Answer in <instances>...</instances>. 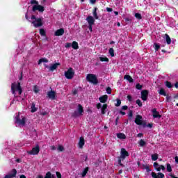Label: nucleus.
<instances>
[{"instance_id": "nucleus-1", "label": "nucleus", "mask_w": 178, "mask_h": 178, "mask_svg": "<svg viewBox=\"0 0 178 178\" xmlns=\"http://www.w3.org/2000/svg\"><path fill=\"white\" fill-rule=\"evenodd\" d=\"M11 90L13 94L16 96V95H21L22 92H23V90H22V86H20L19 82L17 83H13L11 85Z\"/></svg>"}, {"instance_id": "nucleus-2", "label": "nucleus", "mask_w": 178, "mask_h": 178, "mask_svg": "<svg viewBox=\"0 0 178 178\" xmlns=\"http://www.w3.org/2000/svg\"><path fill=\"white\" fill-rule=\"evenodd\" d=\"M84 115V108L81 104H78L74 112L72 113V118H79V116H83Z\"/></svg>"}, {"instance_id": "nucleus-3", "label": "nucleus", "mask_w": 178, "mask_h": 178, "mask_svg": "<svg viewBox=\"0 0 178 178\" xmlns=\"http://www.w3.org/2000/svg\"><path fill=\"white\" fill-rule=\"evenodd\" d=\"M26 117L22 115L20 117V113H18L15 117V123L19 126H25L26 124Z\"/></svg>"}, {"instance_id": "nucleus-4", "label": "nucleus", "mask_w": 178, "mask_h": 178, "mask_svg": "<svg viewBox=\"0 0 178 178\" xmlns=\"http://www.w3.org/2000/svg\"><path fill=\"white\" fill-rule=\"evenodd\" d=\"M86 80L89 83H91L92 84L97 85L98 84V78L97 77V75L93 74H88L86 75Z\"/></svg>"}, {"instance_id": "nucleus-5", "label": "nucleus", "mask_w": 178, "mask_h": 178, "mask_svg": "<svg viewBox=\"0 0 178 178\" xmlns=\"http://www.w3.org/2000/svg\"><path fill=\"white\" fill-rule=\"evenodd\" d=\"M32 21V24H33L34 27H41L42 26V18H36L35 15H32L31 17Z\"/></svg>"}, {"instance_id": "nucleus-6", "label": "nucleus", "mask_w": 178, "mask_h": 178, "mask_svg": "<svg viewBox=\"0 0 178 178\" xmlns=\"http://www.w3.org/2000/svg\"><path fill=\"white\" fill-rule=\"evenodd\" d=\"M129 156V152L124 148L121 149L120 159L118 160L119 165H122V161L126 159V157Z\"/></svg>"}, {"instance_id": "nucleus-7", "label": "nucleus", "mask_w": 178, "mask_h": 178, "mask_svg": "<svg viewBox=\"0 0 178 178\" xmlns=\"http://www.w3.org/2000/svg\"><path fill=\"white\" fill-rule=\"evenodd\" d=\"M64 74L68 80H72V79L74 77V70L70 67L67 71L65 72Z\"/></svg>"}, {"instance_id": "nucleus-8", "label": "nucleus", "mask_w": 178, "mask_h": 178, "mask_svg": "<svg viewBox=\"0 0 178 178\" xmlns=\"http://www.w3.org/2000/svg\"><path fill=\"white\" fill-rule=\"evenodd\" d=\"M39 153H40L39 145H36L31 150L27 152V154H29V155H38Z\"/></svg>"}, {"instance_id": "nucleus-9", "label": "nucleus", "mask_w": 178, "mask_h": 178, "mask_svg": "<svg viewBox=\"0 0 178 178\" xmlns=\"http://www.w3.org/2000/svg\"><path fill=\"white\" fill-rule=\"evenodd\" d=\"M32 10H33V12H35V10H38V12H44V10H45V8L41 5L35 4L33 6Z\"/></svg>"}, {"instance_id": "nucleus-10", "label": "nucleus", "mask_w": 178, "mask_h": 178, "mask_svg": "<svg viewBox=\"0 0 178 178\" xmlns=\"http://www.w3.org/2000/svg\"><path fill=\"white\" fill-rule=\"evenodd\" d=\"M154 168L157 170V172H161V170H165V166L159 165L157 162H154L153 165Z\"/></svg>"}, {"instance_id": "nucleus-11", "label": "nucleus", "mask_w": 178, "mask_h": 178, "mask_svg": "<svg viewBox=\"0 0 178 178\" xmlns=\"http://www.w3.org/2000/svg\"><path fill=\"white\" fill-rule=\"evenodd\" d=\"M141 99L143 101H147L148 99V90H143L141 91Z\"/></svg>"}, {"instance_id": "nucleus-12", "label": "nucleus", "mask_w": 178, "mask_h": 178, "mask_svg": "<svg viewBox=\"0 0 178 178\" xmlns=\"http://www.w3.org/2000/svg\"><path fill=\"white\" fill-rule=\"evenodd\" d=\"M143 116L140 115H137L135 119V123L138 126H141V124H143Z\"/></svg>"}, {"instance_id": "nucleus-13", "label": "nucleus", "mask_w": 178, "mask_h": 178, "mask_svg": "<svg viewBox=\"0 0 178 178\" xmlns=\"http://www.w3.org/2000/svg\"><path fill=\"white\" fill-rule=\"evenodd\" d=\"M17 174V171L16 169H13L9 175L5 176L4 178H13L16 177V175Z\"/></svg>"}, {"instance_id": "nucleus-14", "label": "nucleus", "mask_w": 178, "mask_h": 178, "mask_svg": "<svg viewBox=\"0 0 178 178\" xmlns=\"http://www.w3.org/2000/svg\"><path fill=\"white\" fill-rule=\"evenodd\" d=\"M152 177L153 178H165V175L162 172L156 173L152 172Z\"/></svg>"}, {"instance_id": "nucleus-15", "label": "nucleus", "mask_w": 178, "mask_h": 178, "mask_svg": "<svg viewBox=\"0 0 178 178\" xmlns=\"http://www.w3.org/2000/svg\"><path fill=\"white\" fill-rule=\"evenodd\" d=\"M63 34H65V29H63V28L56 30L54 33V35L56 37H60V35H63Z\"/></svg>"}, {"instance_id": "nucleus-16", "label": "nucleus", "mask_w": 178, "mask_h": 178, "mask_svg": "<svg viewBox=\"0 0 178 178\" xmlns=\"http://www.w3.org/2000/svg\"><path fill=\"white\" fill-rule=\"evenodd\" d=\"M47 96L50 99H55L56 97V92L54 90H51L47 92Z\"/></svg>"}, {"instance_id": "nucleus-17", "label": "nucleus", "mask_w": 178, "mask_h": 178, "mask_svg": "<svg viewBox=\"0 0 178 178\" xmlns=\"http://www.w3.org/2000/svg\"><path fill=\"white\" fill-rule=\"evenodd\" d=\"M58 66H60V63H56L49 66V70L50 72H54V70H56L58 69Z\"/></svg>"}, {"instance_id": "nucleus-18", "label": "nucleus", "mask_w": 178, "mask_h": 178, "mask_svg": "<svg viewBox=\"0 0 178 178\" xmlns=\"http://www.w3.org/2000/svg\"><path fill=\"white\" fill-rule=\"evenodd\" d=\"M84 144H86V141L84 140V138L83 136L80 137L79 142L78 143L79 148H83L84 147Z\"/></svg>"}, {"instance_id": "nucleus-19", "label": "nucleus", "mask_w": 178, "mask_h": 178, "mask_svg": "<svg viewBox=\"0 0 178 178\" xmlns=\"http://www.w3.org/2000/svg\"><path fill=\"white\" fill-rule=\"evenodd\" d=\"M86 22L88 23V24H94V23H95V19H94V17L92 16H88L86 18Z\"/></svg>"}, {"instance_id": "nucleus-20", "label": "nucleus", "mask_w": 178, "mask_h": 178, "mask_svg": "<svg viewBox=\"0 0 178 178\" xmlns=\"http://www.w3.org/2000/svg\"><path fill=\"white\" fill-rule=\"evenodd\" d=\"M152 112L153 118H161V115H159V112L156 111V108H153L152 110Z\"/></svg>"}, {"instance_id": "nucleus-21", "label": "nucleus", "mask_w": 178, "mask_h": 178, "mask_svg": "<svg viewBox=\"0 0 178 178\" xmlns=\"http://www.w3.org/2000/svg\"><path fill=\"white\" fill-rule=\"evenodd\" d=\"M99 100L102 104H105L108 101V95H104L99 98Z\"/></svg>"}, {"instance_id": "nucleus-22", "label": "nucleus", "mask_w": 178, "mask_h": 178, "mask_svg": "<svg viewBox=\"0 0 178 178\" xmlns=\"http://www.w3.org/2000/svg\"><path fill=\"white\" fill-rule=\"evenodd\" d=\"M106 109H108V104H104L101 108L102 115H105L106 113Z\"/></svg>"}, {"instance_id": "nucleus-23", "label": "nucleus", "mask_w": 178, "mask_h": 178, "mask_svg": "<svg viewBox=\"0 0 178 178\" xmlns=\"http://www.w3.org/2000/svg\"><path fill=\"white\" fill-rule=\"evenodd\" d=\"M117 137L120 140H126V135L123 133L117 134Z\"/></svg>"}, {"instance_id": "nucleus-24", "label": "nucleus", "mask_w": 178, "mask_h": 178, "mask_svg": "<svg viewBox=\"0 0 178 178\" xmlns=\"http://www.w3.org/2000/svg\"><path fill=\"white\" fill-rule=\"evenodd\" d=\"M72 47L73 49H79V43L76 41L72 42Z\"/></svg>"}, {"instance_id": "nucleus-25", "label": "nucleus", "mask_w": 178, "mask_h": 178, "mask_svg": "<svg viewBox=\"0 0 178 178\" xmlns=\"http://www.w3.org/2000/svg\"><path fill=\"white\" fill-rule=\"evenodd\" d=\"M124 79L127 80L129 83H133L134 81L133 78L130 75H125Z\"/></svg>"}, {"instance_id": "nucleus-26", "label": "nucleus", "mask_w": 178, "mask_h": 178, "mask_svg": "<svg viewBox=\"0 0 178 178\" xmlns=\"http://www.w3.org/2000/svg\"><path fill=\"white\" fill-rule=\"evenodd\" d=\"M41 63H48V60L46 58H40L38 60V65H41Z\"/></svg>"}, {"instance_id": "nucleus-27", "label": "nucleus", "mask_w": 178, "mask_h": 178, "mask_svg": "<svg viewBox=\"0 0 178 178\" xmlns=\"http://www.w3.org/2000/svg\"><path fill=\"white\" fill-rule=\"evenodd\" d=\"M31 112L32 113H34V112H37V108H35V104L34 103H32L31 104Z\"/></svg>"}, {"instance_id": "nucleus-28", "label": "nucleus", "mask_w": 178, "mask_h": 178, "mask_svg": "<svg viewBox=\"0 0 178 178\" xmlns=\"http://www.w3.org/2000/svg\"><path fill=\"white\" fill-rule=\"evenodd\" d=\"M165 40H166V42L168 45L171 44L172 40L170 39V37L169 36V35L165 34Z\"/></svg>"}, {"instance_id": "nucleus-29", "label": "nucleus", "mask_w": 178, "mask_h": 178, "mask_svg": "<svg viewBox=\"0 0 178 178\" xmlns=\"http://www.w3.org/2000/svg\"><path fill=\"white\" fill-rule=\"evenodd\" d=\"M99 59L101 62H109V58H108L107 57H105V56L99 57Z\"/></svg>"}, {"instance_id": "nucleus-30", "label": "nucleus", "mask_w": 178, "mask_h": 178, "mask_svg": "<svg viewBox=\"0 0 178 178\" xmlns=\"http://www.w3.org/2000/svg\"><path fill=\"white\" fill-rule=\"evenodd\" d=\"M159 94H160V95H163V97H166V92L163 88L160 89V90L159 91Z\"/></svg>"}, {"instance_id": "nucleus-31", "label": "nucleus", "mask_w": 178, "mask_h": 178, "mask_svg": "<svg viewBox=\"0 0 178 178\" xmlns=\"http://www.w3.org/2000/svg\"><path fill=\"white\" fill-rule=\"evenodd\" d=\"M159 155L158 154H152V161H157Z\"/></svg>"}, {"instance_id": "nucleus-32", "label": "nucleus", "mask_w": 178, "mask_h": 178, "mask_svg": "<svg viewBox=\"0 0 178 178\" xmlns=\"http://www.w3.org/2000/svg\"><path fill=\"white\" fill-rule=\"evenodd\" d=\"M57 151H58V152H62L65 151V147H63V145H58V147L57 148Z\"/></svg>"}, {"instance_id": "nucleus-33", "label": "nucleus", "mask_w": 178, "mask_h": 178, "mask_svg": "<svg viewBox=\"0 0 178 178\" xmlns=\"http://www.w3.org/2000/svg\"><path fill=\"white\" fill-rule=\"evenodd\" d=\"M88 172V167L86 168L81 174L82 177H86L87 173Z\"/></svg>"}, {"instance_id": "nucleus-34", "label": "nucleus", "mask_w": 178, "mask_h": 178, "mask_svg": "<svg viewBox=\"0 0 178 178\" xmlns=\"http://www.w3.org/2000/svg\"><path fill=\"white\" fill-rule=\"evenodd\" d=\"M93 16L96 20H98V14H97V8L93 10Z\"/></svg>"}, {"instance_id": "nucleus-35", "label": "nucleus", "mask_w": 178, "mask_h": 178, "mask_svg": "<svg viewBox=\"0 0 178 178\" xmlns=\"http://www.w3.org/2000/svg\"><path fill=\"white\" fill-rule=\"evenodd\" d=\"M108 52L111 56H115V51L113 50V48H110Z\"/></svg>"}, {"instance_id": "nucleus-36", "label": "nucleus", "mask_w": 178, "mask_h": 178, "mask_svg": "<svg viewBox=\"0 0 178 178\" xmlns=\"http://www.w3.org/2000/svg\"><path fill=\"white\" fill-rule=\"evenodd\" d=\"M33 91L35 94H38V92H40V88H38V86H34Z\"/></svg>"}, {"instance_id": "nucleus-37", "label": "nucleus", "mask_w": 178, "mask_h": 178, "mask_svg": "<svg viewBox=\"0 0 178 178\" xmlns=\"http://www.w3.org/2000/svg\"><path fill=\"white\" fill-rule=\"evenodd\" d=\"M139 145L140 147H144V145H145V141H144V140L141 139L140 141H139Z\"/></svg>"}, {"instance_id": "nucleus-38", "label": "nucleus", "mask_w": 178, "mask_h": 178, "mask_svg": "<svg viewBox=\"0 0 178 178\" xmlns=\"http://www.w3.org/2000/svg\"><path fill=\"white\" fill-rule=\"evenodd\" d=\"M165 86L168 88H172V87H173V86H172V83L170 82H169V81H166L165 82Z\"/></svg>"}, {"instance_id": "nucleus-39", "label": "nucleus", "mask_w": 178, "mask_h": 178, "mask_svg": "<svg viewBox=\"0 0 178 178\" xmlns=\"http://www.w3.org/2000/svg\"><path fill=\"white\" fill-rule=\"evenodd\" d=\"M135 17H136V19H138L139 20H141V14L137 13L135 14Z\"/></svg>"}, {"instance_id": "nucleus-40", "label": "nucleus", "mask_w": 178, "mask_h": 178, "mask_svg": "<svg viewBox=\"0 0 178 178\" xmlns=\"http://www.w3.org/2000/svg\"><path fill=\"white\" fill-rule=\"evenodd\" d=\"M159 48H161V46L159 44H158L157 43H154L155 51H159Z\"/></svg>"}, {"instance_id": "nucleus-41", "label": "nucleus", "mask_w": 178, "mask_h": 178, "mask_svg": "<svg viewBox=\"0 0 178 178\" xmlns=\"http://www.w3.org/2000/svg\"><path fill=\"white\" fill-rule=\"evenodd\" d=\"M167 171L172 172V166L169 163L167 164Z\"/></svg>"}, {"instance_id": "nucleus-42", "label": "nucleus", "mask_w": 178, "mask_h": 178, "mask_svg": "<svg viewBox=\"0 0 178 178\" xmlns=\"http://www.w3.org/2000/svg\"><path fill=\"white\" fill-rule=\"evenodd\" d=\"M107 94H112V88L111 87H108L106 90Z\"/></svg>"}, {"instance_id": "nucleus-43", "label": "nucleus", "mask_w": 178, "mask_h": 178, "mask_svg": "<svg viewBox=\"0 0 178 178\" xmlns=\"http://www.w3.org/2000/svg\"><path fill=\"white\" fill-rule=\"evenodd\" d=\"M136 104H137V105H138V106H140V107L143 106V103L141 102V100H140V99H137V100H136Z\"/></svg>"}, {"instance_id": "nucleus-44", "label": "nucleus", "mask_w": 178, "mask_h": 178, "mask_svg": "<svg viewBox=\"0 0 178 178\" xmlns=\"http://www.w3.org/2000/svg\"><path fill=\"white\" fill-rule=\"evenodd\" d=\"M122 104V101H120V99H117V103L115 104V106H120Z\"/></svg>"}, {"instance_id": "nucleus-45", "label": "nucleus", "mask_w": 178, "mask_h": 178, "mask_svg": "<svg viewBox=\"0 0 178 178\" xmlns=\"http://www.w3.org/2000/svg\"><path fill=\"white\" fill-rule=\"evenodd\" d=\"M40 35L44 36L45 35V31L44 29L40 30Z\"/></svg>"}, {"instance_id": "nucleus-46", "label": "nucleus", "mask_w": 178, "mask_h": 178, "mask_svg": "<svg viewBox=\"0 0 178 178\" xmlns=\"http://www.w3.org/2000/svg\"><path fill=\"white\" fill-rule=\"evenodd\" d=\"M136 88H137V90H141V88H143V86H141L140 83H138L136 86Z\"/></svg>"}, {"instance_id": "nucleus-47", "label": "nucleus", "mask_w": 178, "mask_h": 178, "mask_svg": "<svg viewBox=\"0 0 178 178\" xmlns=\"http://www.w3.org/2000/svg\"><path fill=\"white\" fill-rule=\"evenodd\" d=\"M31 3L32 5H38V1H35V0H32V1H31Z\"/></svg>"}, {"instance_id": "nucleus-48", "label": "nucleus", "mask_w": 178, "mask_h": 178, "mask_svg": "<svg viewBox=\"0 0 178 178\" xmlns=\"http://www.w3.org/2000/svg\"><path fill=\"white\" fill-rule=\"evenodd\" d=\"M70 47H72V43L70 42H67L65 44V48H70Z\"/></svg>"}, {"instance_id": "nucleus-49", "label": "nucleus", "mask_w": 178, "mask_h": 178, "mask_svg": "<svg viewBox=\"0 0 178 178\" xmlns=\"http://www.w3.org/2000/svg\"><path fill=\"white\" fill-rule=\"evenodd\" d=\"M92 26H94V24H88V29L90 30V31L92 32Z\"/></svg>"}, {"instance_id": "nucleus-50", "label": "nucleus", "mask_w": 178, "mask_h": 178, "mask_svg": "<svg viewBox=\"0 0 178 178\" xmlns=\"http://www.w3.org/2000/svg\"><path fill=\"white\" fill-rule=\"evenodd\" d=\"M96 106L98 109H101L102 105L101 104V103H98Z\"/></svg>"}, {"instance_id": "nucleus-51", "label": "nucleus", "mask_w": 178, "mask_h": 178, "mask_svg": "<svg viewBox=\"0 0 178 178\" xmlns=\"http://www.w3.org/2000/svg\"><path fill=\"white\" fill-rule=\"evenodd\" d=\"M50 149H51V151H56V147H55V145H52L50 147Z\"/></svg>"}, {"instance_id": "nucleus-52", "label": "nucleus", "mask_w": 178, "mask_h": 178, "mask_svg": "<svg viewBox=\"0 0 178 178\" xmlns=\"http://www.w3.org/2000/svg\"><path fill=\"white\" fill-rule=\"evenodd\" d=\"M127 99H128V101L131 102L132 101V97L130 95H128L127 96Z\"/></svg>"}, {"instance_id": "nucleus-53", "label": "nucleus", "mask_w": 178, "mask_h": 178, "mask_svg": "<svg viewBox=\"0 0 178 178\" xmlns=\"http://www.w3.org/2000/svg\"><path fill=\"white\" fill-rule=\"evenodd\" d=\"M168 176H170V177H172V178H178L177 177H175L173 174H169Z\"/></svg>"}, {"instance_id": "nucleus-54", "label": "nucleus", "mask_w": 178, "mask_h": 178, "mask_svg": "<svg viewBox=\"0 0 178 178\" xmlns=\"http://www.w3.org/2000/svg\"><path fill=\"white\" fill-rule=\"evenodd\" d=\"M129 118H133V112L132 111L129 112Z\"/></svg>"}, {"instance_id": "nucleus-55", "label": "nucleus", "mask_w": 178, "mask_h": 178, "mask_svg": "<svg viewBox=\"0 0 178 178\" xmlns=\"http://www.w3.org/2000/svg\"><path fill=\"white\" fill-rule=\"evenodd\" d=\"M106 10H107V12H112L113 9L111 8H107Z\"/></svg>"}, {"instance_id": "nucleus-56", "label": "nucleus", "mask_w": 178, "mask_h": 178, "mask_svg": "<svg viewBox=\"0 0 178 178\" xmlns=\"http://www.w3.org/2000/svg\"><path fill=\"white\" fill-rule=\"evenodd\" d=\"M122 109H123V111H127V106H122Z\"/></svg>"}, {"instance_id": "nucleus-57", "label": "nucleus", "mask_w": 178, "mask_h": 178, "mask_svg": "<svg viewBox=\"0 0 178 178\" xmlns=\"http://www.w3.org/2000/svg\"><path fill=\"white\" fill-rule=\"evenodd\" d=\"M120 113L121 115H122L123 116H124V115H126V113L124 111H120Z\"/></svg>"}, {"instance_id": "nucleus-58", "label": "nucleus", "mask_w": 178, "mask_h": 178, "mask_svg": "<svg viewBox=\"0 0 178 178\" xmlns=\"http://www.w3.org/2000/svg\"><path fill=\"white\" fill-rule=\"evenodd\" d=\"M145 169L147 172H151V169H149V167H146Z\"/></svg>"}, {"instance_id": "nucleus-59", "label": "nucleus", "mask_w": 178, "mask_h": 178, "mask_svg": "<svg viewBox=\"0 0 178 178\" xmlns=\"http://www.w3.org/2000/svg\"><path fill=\"white\" fill-rule=\"evenodd\" d=\"M147 127H149V129H152V124H148Z\"/></svg>"}, {"instance_id": "nucleus-60", "label": "nucleus", "mask_w": 178, "mask_h": 178, "mask_svg": "<svg viewBox=\"0 0 178 178\" xmlns=\"http://www.w3.org/2000/svg\"><path fill=\"white\" fill-rule=\"evenodd\" d=\"M19 178H26V175H21L19 176Z\"/></svg>"}, {"instance_id": "nucleus-61", "label": "nucleus", "mask_w": 178, "mask_h": 178, "mask_svg": "<svg viewBox=\"0 0 178 178\" xmlns=\"http://www.w3.org/2000/svg\"><path fill=\"white\" fill-rule=\"evenodd\" d=\"M90 3H95L96 1L95 0H90Z\"/></svg>"}, {"instance_id": "nucleus-62", "label": "nucleus", "mask_w": 178, "mask_h": 178, "mask_svg": "<svg viewBox=\"0 0 178 178\" xmlns=\"http://www.w3.org/2000/svg\"><path fill=\"white\" fill-rule=\"evenodd\" d=\"M137 137H139V138L143 137V134H138L137 135Z\"/></svg>"}, {"instance_id": "nucleus-63", "label": "nucleus", "mask_w": 178, "mask_h": 178, "mask_svg": "<svg viewBox=\"0 0 178 178\" xmlns=\"http://www.w3.org/2000/svg\"><path fill=\"white\" fill-rule=\"evenodd\" d=\"M73 94L74 95H76V94H77V90H73Z\"/></svg>"}, {"instance_id": "nucleus-64", "label": "nucleus", "mask_w": 178, "mask_h": 178, "mask_svg": "<svg viewBox=\"0 0 178 178\" xmlns=\"http://www.w3.org/2000/svg\"><path fill=\"white\" fill-rule=\"evenodd\" d=\"M38 178H44V177H42V175H40L38 176Z\"/></svg>"}]
</instances>
